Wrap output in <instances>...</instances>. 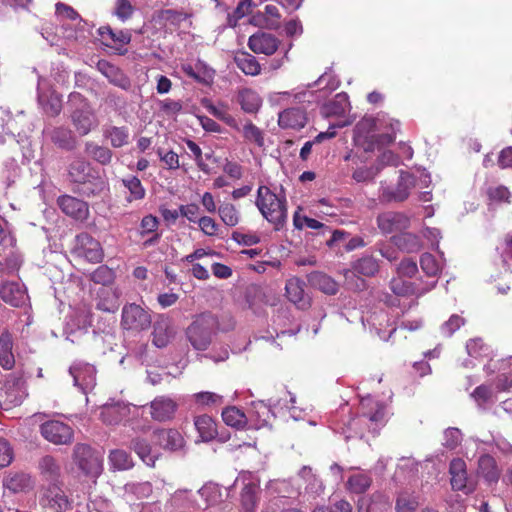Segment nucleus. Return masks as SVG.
Returning a JSON list of instances; mask_svg holds the SVG:
<instances>
[{"label":"nucleus","instance_id":"39448f33","mask_svg":"<svg viewBox=\"0 0 512 512\" xmlns=\"http://www.w3.org/2000/svg\"><path fill=\"white\" fill-rule=\"evenodd\" d=\"M415 184L414 176L401 170L395 187L381 185L379 200L385 203L402 202L408 198L410 190L415 187Z\"/></svg>","mask_w":512,"mask_h":512},{"label":"nucleus","instance_id":"5701e85b","mask_svg":"<svg viewBox=\"0 0 512 512\" xmlns=\"http://www.w3.org/2000/svg\"><path fill=\"white\" fill-rule=\"evenodd\" d=\"M130 413L128 404L117 401L106 403L101 410L100 416L104 423L108 425H117L124 420Z\"/></svg>","mask_w":512,"mask_h":512},{"label":"nucleus","instance_id":"f257e3e1","mask_svg":"<svg viewBox=\"0 0 512 512\" xmlns=\"http://www.w3.org/2000/svg\"><path fill=\"white\" fill-rule=\"evenodd\" d=\"M361 407L362 415L350 418L341 427V433L346 440L356 437L362 438L365 428L376 436L386 423V407L383 403L367 398L362 400Z\"/></svg>","mask_w":512,"mask_h":512},{"label":"nucleus","instance_id":"6e6552de","mask_svg":"<svg viewBox=\"0 0 512 512\" xmlns=\"http://www.w3.org/2000/svg\"><path fill=\"white\" fill-rule=\"evenodd\" d=\"M69 373L73 377L74 386L83 394H87L96 386V369L93 365L76 361L70 368Z\"/></svg>","mask_w":512,"mask_h":512},{"label":"nucleus","instance_id":"6e6d98bb","mask_svg":"<svg viewBox=\"0 0 512 512\" xmlns=\"http://www.w3.org/2000/svg\"><path fill=\"white\" fill-rule=\"evenodd\" d=\"M20 176V167L14 159L5 162L2 170V180L6 188L11 187Z\"/></svg>","mask_w":512,"mask_h":512},{"label":"nucleus","instance_id":"20e7f679","mask_svg":"<svg viewBox=\"0 0 512 512\" xmlns=\"http://www.w3.org/2000/svg\"><path fill=\"white\" fill-rule=\"evenodd\" d=\"M72 253L74 256L91 263H100L104 258V251L100 242L85 232L75 237Z\"/></svg>","mask_w":512,"mask_h":512},{"label":"nucleus","instance_id":"37998d69","mask_svg":"<svg viewBox=\"0 0 512 512\" xmlns=\"http://www.w3.org/2000/svg\"><path fill=\"white\" fill-rule=\"evenodd\" d=\"M152 494V485L150 482H130L124 486V497L127 501L144 499Z\"/></svg>","mask_w":512,"mask_h":512},{"label":"nucleus","instance_id":"e433bc0d","mask_svg":"<svg viewBox=\"0 0 512 512\" xmlns=\"http://www.w3.org/2000/svg\"><path fill=\"white\" fill-rule=\"evenodd\" d=\"M42 503L43 505L53 509L55 512H64L70 506L66 495L57 487H53L48 490L47 494L42 499Z\"/></svg>","mask_w":512,"mask_h":512},{"label":"nucleus","instance_id":"c85d7f7f","mask_svg":"<svg viewBox=\"0 0 512 512\" xmlns=\"http://www.w3.org/2000/svg\"><path fill=\"white\" fill-rule=\"evenodd\" d=\"M477 471L489 484L497 483L501 475V470L495 458L489 454H484L479 457Z\"/></svg>","mask_w":512,"mask_h":512},{"label":"nucleus","instance_id":"0e129e2a","mask_svg":"<svg viewBox=\"0 0 512 512\" xmlns=\"http://www.w3.org/2000/svg\"><path fill=\"white\" fill-rule=\"evenodd\" d=\"M159 225L160 222L156 216L152 214L144 216L140 222V236L144 237L146 235L158 233Z\"/></svg>","mask_w":512,"mask_h":512},{"label":"nucleus","instance_id":"09e8293b","mask_svg":"<svg viewBox=\"0 0 512 512\" xmlns=\"http://www.w3.org/2000/svg\"><path fill=\"white\" fill-rule=\"evenodd\" d=\"M122 185L129 191L130 196L127 198L128 202L134 200H141L145 197V188L141 181L136 176H129L121 180Z\"/></svg>","mask_w":512,"mask_h":512},{"label":"nucleus","instance_id":"473e14b6","mask_svg":"<svg viewBox=\"0 0 512 512\" xmlns=\"http://www.w3.org/2000/svg\"><path fill=\"white\" fill-rule=\"evenodd\" d=\"M103 136L109 140L113 148H122L129 143V129L126 126H105L103 128Z\"/></svg>","mask_w":512,"mask_h":512},{"label":"nucleus","instance_id":"ea45409f","mask_svg":"<svg viewBox=\"0 0 512 512\" xmlns=\"http://www.w3.org/2000/svg\"><path fill=\"white\" fill-rule=\"evenodd\" d=\"M236 66L246 75L256 76L261 72V66L256 57L248 52H239L235 55Z\"/></svg>","mask_w":512,"mask_h":512},{"label":"nucleus","instance_id":"de8ad7c7","mask_svg":"<svg viewBox=\"0 0 512 512\" xmlns=\"http://www.w3.org/2000/svg\"><path fill=\"white\" fill-rule=\"evenodd\" d=\"M371 483V476L368 473L361 472L351 475L347 480L346 487L352 493L361 494L368 490Z\"/></svg>","mask_w":512,"mask_h":512},{"label":"nucleus","instance_id":"2eb2a0df","mask_svg":"<svg viewBox=\"0 0 512 512\" xmlns=\"http://www.w3.org/2000/svg\"><path fill=\"white\" fill-rule=\"evenodd\" d=\"M280 41L272 34L266 32H257L248 39V47L256 54H265L270 56L274 54Z\"/></svg>","mask_w":512,"mask_h":512},{"label":"nucleus","instance_id":"774afa93","mask_svg":"<svg viewBox=\"0 0 512 512\" xmlns=\"http://www.w3.org/2000/svg\"><path fill=\"white\" fill-rule=\"evenodd\" d=\"M396 271L399 277L412 278L418 272V266L414 260L404 258L397 266Z\"/></svg>","mask_w":512,"mask_h":512},{"label":"nucleus","instance_id":"8fccbe9b","mask_svg":"<svg viewBox=\"0 0 512 512\" xmlns=\"http://www.w3.org/2000/svg\"><path fill=\"white\" fill-rule=\"evenodd\" d=\"M222 419L228 426L235 428H243L247 420L245 414L235 406L225 408Z\"/></svg>","mask_w":512,"mask_h":512},{"label":"nucleus","instance_id":"393cba45","mask_svg":"<svg viewBox=\"0 0 512 512\" xmlns=\"http://www.w3.org/2000/svg\"><path fill=\"white\" fill-rule=\"evenodd\" d=\"M306 122V113L299 108L286 109L278 117V124L284 129L299 130L306 125Z\"/></svg>","mask_w":512,"mask_h":512},{"label":"nucleus","instance_id":"c03bdc74","mask_svg":"<svg viewBox=\"0 0 512 512\" xmlns=\"http://www.w3.org/2000/svg\"><path fill=\"white\" fill-rule=\"evenodd\" d=\"M350 109L351 105L348 95L341 92L324 106V113L327 116H343Z\"/></svg>","mask_w":512,"mask_h":512},{"label":"nucleus","instance_id":"338daca9","mask_svg":"<svg viewBox=\"0 0 512 512\" xmlns=\"http://www.w3.org/2000/svg\"><path fill=\"white\" fill-rule=\"evenodd\" d=\"M462 441V433L458 428L449 427L444 431L443 445L448 449H455Z\"/></svg>","mask_w":512,"mask_h":512},{"label":"nucleus","instance_id":"b1692460","mask_svg":"<svg viewBox=\"0 0 512 512\" xmlns=\"http://www.w3.org/2000/svg\"><path fill=\"white\" fill-rule=\"evenodd\" d=\"M90 175H92L90 163L83 157H74L67 167L68 180L75 185L87 182Z\"/></svg>","mask_w":512,"mask_h":512},{"label":"nucleus","instance_id":"9b49d317","mask_svg":"<svg viewBox=\"0 0 512 512\" xmlns=\"http://www.w3.org/2000/svg\"><path fill=\"white\" fill-rule=\"evenodd\" d=\"M176 330L172 319L166 315H159L153 324L152 343L157 348H165L175 337Z\"/></svg>","mask_w":512,"mask_h":512},{"label":"nucleus","instance_id":"f704fd0d","mask_svg":"<svg viewBox=\"0 0 512 512\" xmlns=\"http://www.w3.org/2000/svg\"><path fill=\"white\" fill-rule=\"evenodd\" d=\"M201 104L211 115L223 121L230 128H237V120L228 113L226 104L220 103L219 105H214L208 98H203Z\"/></svg>","mask_w":512,"mask_h":512},{"label":"nucleus","instance_id":"c756f323","mask_svg":"<svg viewBox=\"0 0 512 512\" xmlns=\"http://www.w3.org/2000/svg\"><path fill=\"white\" fill-rule=\"evenodd\" d=\"M71 121L80 135H87L95 125V118L91 107L72 110Z\"/></svg>","mask_w":512,"mask_h":512},{"label":"nucleus","instance_id":"58836bf2","mask_svg":"<svg viewBox=\"0 0 512 512\" xmlns=\"http://www.w3.org/2000/svg\"><path fill=\"white\" fill-rule=\"evenodd\" d=\"M51 141L61 149L71 151L76 147L73 132L66 127H56L50 133Z\"/></svg>","mask_w":512,"mask_h":512},{"label":"nucleus","instance_id":"79ce46f5","mask_svg":"<svg viewBox=\"0 0 512 512\" xmlns=\"http://www.w3.org/2000/svg\"><path fill=\"white\" fill-rule=\"evenodd\" d=\"M3 485L14 493L23 492L31 487V478L24 472L9 473L4 478Z\"/></svg>","mask_w":512,"mask_h":512},{"label":"nucleus","instance_id":"69168bd1","mask_svg":"<svg viewBox=\"0 0 512 512\" xmlns=\"http://www.w3.org/2000/svg\"><path fill=\"white\" fill-rule=\"evenodd\" d=\"M114 15L122 22L130 19L134 13V7L129 0H116Z\"/></svg>","mask_w":512,"mask_h":512},{"label":"nucleus","instance_id":"a211bd4d","mask_svg":"<svg viewBox=\"0 0 512 512\" xmlns=\"http://www.w3.org/2000/svg\"><path fill=\"white\" fill-rule=\"evenodd\" d=\"M177 403L170 397L158 396L150 403V415L158 422L171 420L177 410Z\"/></svg>","mask_w":512,"mask_h":512},{"label":"nucleus","instance_id":"412c9836","mask_svg":"<svg viewBox=\"0 0 512 512\" xmlns=\"http://www.w3.org/2000/svg\"><path fill=\"white\" fill-rule=\"evenodd\" d=\"M298 476L304 481V496H307L308 500H315L317 497L324 493L325 485L321 478L313 472L310 466H303Z\"/></svg>","mask_w":512,"mask_h":512},{"label":"nucleus","instance_id":"bb28decb","mask_svg":"<svg viewBox=\"0 0 512 512\" xmlns=\"http://www.w3.org/2000/svg\"><path fill=\"white\" fill-rule=\"evenodd\" d=\"M259 483L253 480L248 482L244 481V486L241 490V512H255L259 501Z\"/></svg>","mask_w":512,"mask_h":512},{"label":"nucleus","instance_id":"0eeeda50","mask_svg":"<svg viewBox=\"0 0 512 512\" xmlns=\"http://www.w3.org/2000/svg\"><path fill=\"white\" fill-rule=\"evenodd\" d=\"M74 460L86 475L97 477L102 471V457L86 444H77L74 448Z\"/></svg>","mask_w":512,"mask_h":512},{"label":"nucleus","instance_id":"f03ea898","mask_svg":"<svg viewBox=\"0 0 512 512\" xmlns=\"http://www.w3.org/2000/svg\"><path fill=\"white\" fill-rule=\"evenodd\" d=\"M286 197L276 194L267 186H259L255 204L262 216L275 226L276 230L283 227L287 220Z\"/></svg>","mask_w":512,"mask_h":512},{"label":"nucleus","instance_id":"a878e982","mask_svg":"<svg viewBox=\"0 0 512 512\" xmlns=\"http://www.w3.org/2000/svg\"><path fill=\"white\" fill-rule=\"evenodd\" d=\"M153 439L157 445L171 451L183 445V438L175 429H157L153 433Z\"/></svg>","mask_w":512,"mask_h":512},{"label":"nucleus","instance_id":"13d9d810","mask_svg":"<svg viewBox=\"0 0 512 512\" xmlns=\"http://www.w3.org/2000/svg\"><path fill=\"white\" fill-rule=\"evenodd\" d=\"M109 459L114 468L126 470L132 467V459L124 450H113L110 452Z\"/></svg>","mask_w":512,"mask_h":512},{"label":"nucleus","instance_id":"864d4df0","mask_svg":"<svg viewBox=\"0 0 512 512\" xmlns=\"http://www.w3.org/2000/svg\"><path fill=\"white\" fill-rule=\"evenodd\" d=\"M218 213L223 223L229 227H234L239 223L240 214L236 207L231 203H224L218 208Z\"/></svg>","mask_w":512,"mask_h":512},{"label":"nucleus","instance_id":"49530a36","mask_svg":"<svg viewBox=\"0 0 512 512\" xmlns=\"http://www.w3.org/2000/svg\"><path fill=\"white\" fill-rule=\"evenodd\" d=\"M394 244L407 253L417 252L421 248V242L417 235L412 233H401L393 237Z\"/></svg>","mask_w":512,"mask_h":512},{"label":"nucleus","instance_id":"bf43d9fd","mask_svg":"<svg viewBox=\"0 0 512 512\" xmlns=\"http://www.w3.org/2000/svg\"><path fill=\"white\" fill-rule=\"evenodd\" d=\"M464 324H465V319L462 316H460L458 314H453L449 317V319L447 321H445L441 325L440 331L443 336L451 337Z\"/></svg>","mask_w":512,"mask_h":512},{"label":"nucleus","instance_id":"423d86ee","mask_svg":"<svg viewBox=\"0 0 512 512\" xmlns=\"http://www.w3.org/2000/svg\"><path fill=\"white\" fill-rule=\"evenodd\" d=\"M150 313L140 305L130 303L124 305L121 314V326L125 330L144 331L151 325Z\"/></svg>","mask_w":512,"mask_h":512},{"label":"nucleus","instance_id":"603ef678","mask_svg":"<svg viewBox=\"0 0 512 512\" xmlns=\"http://www.w3.org/2000/svg\"><path fill=\"white\" fill-rule=\"evenodd\" d=\"M198 493L205 500L206 507L217 505L222 501L220 488L216 484H205L199 489Z\"/></svg>","mask_w":512,"mask_h":512},{"label":"nucleus","instance_id":"4c0bfd02","mask_svg":"<svg viewBox=\"0 0 512 512\" xmlns=\"http://www.w3.org/2000/svg\"><path fill=\"white\" fill-rule=\"evenodd\" d=\"M12 347V335L8 330H4L0 335V365L4 369H11L14 366Z\"/></svg>","mask_w":512,"mask_h":512},{"label":"nucleus","instance_id":"4be33fe9","mask_svg":"<svg viewBox=\"0 0 512 512\" xmlns=\"http://www.w3.org/2000/svg\"><path fill=\"white\" fill-rule=\"evenodd\" d=\"M233 129L242 135L245 143L258 148H264L265 132L257 127L251 120L245 119L237 121V128Z\"/></svg>","mask_w":512,"mask_h":512},{"label":"nucleus","instance_id":"4d7b16f0","mask_svg":"<svg viewBox=\"0 0 512 512\" xmlns=\"http://www.w3.org/2000/svg\"><path fill=\"white\" fill-rule=\"evenodd\" d=\"M193 398L196 404L203 407L219 406L223 403V396L209 391L195 393Z\"/></svg>","mask_w":512,"mask_h":512},{"label":"nucleus","instance_id":"7ed1b4c3","mask_svg":"<svg viewBox=\"0 0 512 512\" xmlns=\"http://www.w3.org/2000/svg\"><path fill=\"white\" fill-rule=\"evenodd\" d=\"M217 321L210 313L198 315L187 327L185 335L191 346L197 351H205L212 343Z\"/></svg>","mask_w":512,"mask_h":512},{"label":"nucleus","instance_id":"c9c22d12","mask_svg":"<svg viewBox=\"0 0 512 512\" xmlns=\"http://www.w3.org/2000/svg\"><path fill=\"white\" fill-rule=\"evenodd\" d=\"M194 425L199 437L204 442L213 440L217 435V425L215 421L206 414L195 417Z\"/></svg>","mask_w":512,"mask_h":512},{"label":"nucleus","instance_id":"4468645a","mask_svg":"<svg viewBox=\"0 0 512 512\" xmlns=\"http://www.w3.org/2000/svg\"><path fill=\"white\" fill-rule=\"evenodd\" d=\"M437 284V281L427 282L423 287L416 283L405 281L402 277H394L390 281V289L397 296H411L417 297L424 295L431 291Z\"/></svg>","mask_w":512,"mask_h":512},{"label":"nucleus","instance_id":"cd10ccee","mask_svg":"<svg viewBox=\"0 0 512 512\" xmlns=\"http://www.w3.org/2000/svg\"><path fill=\"white\" fill-rule=\"evenodd\" d=\"M307 281L311 287L327 295H335L339 290L338 283L332 277L320 271H313L308 274Z\"/></svg>","mask_w":512,"mask_h":512},{"label":"nucleus","instance_id":"f8f14e48","mask_svg":"<svg viewBox=\"0 0 512 512\" xmlns=\"http://www.w3.org/2000/svg\"><path fill=\"white\" fill-rule=\"evenodd\" d=\"M377 226L383 234H392L409 228L410 219L401 212L388 211L378 215Z\"/></svg>","mask_w":512,"mask_h":512},{"label":"nucleus","instance_id":"72a5a7b5","mask_svg":"<svg viewBox=\"0 0 512 512\" xmlns=\"http://www.w3.org/2000/svg\"><path fill=\"white\" fill-rule=\"evenodd\" d=\"M237 100L245 113L255 114L262 105V99L257 92L245 88L238 92Z\"/></svg>","mask_w":512,"mask_h":512},{"label":"nucleus","instance_id":"680f3d73","mask_svg":"<svg viewBox=\"0 0 512 512\" xmlns=\"http://www.w3.org/2000/svg\"><path fill=\"white\" fill-rule=\"evenodd\" d=\"M252 0H240L232 14H228V22L231 26H235L241 18L250 13Z\"/></svg>","mask_w":512,"mask_h":512},{"label":"nucleus","instance_id":"a19ab883","mask_svg":"<svg viewBox=\"0 0 512 512\" xmlns=\"http://www.w3.org/2000/svg\"><path fill=\"white\" fill-rule=\"evenodd\" d=\"M84 151L90 158L101 165H109L113 158V152L110 148L95 142H86Z\"/></svg>","mask_w":512,"mask_h":512},{"label":"nucleus","instance_id":"3c124183","mask_svg":"<svg viewBox=\"0 0 512 512\" xmlns=\"http://www.w3.org/2000/svg\"><path fill=\"white\" fill-rule=\"evenodd\" d=\"M115 279L114 271L106 265L98 266L91 274L90 280L101 287L112 286Z\"/></svg>","mask_w":512,"mask_h":512},{"label":"nucleus","instance_id":"aec40b11","mask_svg":"<svg viewBox=\"0 0 512 512\" xmlns=\"http://www.w3.org/2000/svg\"><path fill=\"white\" fill-rule=\"evenodd\" d=\"M305 282L298 277L289 278L285 284V295L288 300L300 309L310 306V298L304 290Z\"/></svg>","mask_w":512,"mask_h":512},{"label":"nucleus","instance_id":"7c9ffc66","mask_svg":"<svg viewBox=\"0 0 512 512\" xmlns=\"http://www.w3.org/2000/svg\"><path fill=\"white\" fill-rule=\"evenodd\" d=\"M130 448L139 456V458L150 467L155 465L159 456L158 452L153 450L148 441L141 437L131 440Z\"/></svg>","mask_w":512,"mask_h":512},{"label":"nucleus","instance_id":"dca6fc26","mask_svg":"<svg viewBox=\"0 0 512 512\" xmlns=\"http://www.w3.org/2000/svg\"><path fill=\"white\" fill-rule=\"evenodd\" d=\"M0 298L7 304L14 307H21L28 300L25 286L19 282H5L0 287Z\"/></svg>","mask_w":512,"mask_h":512},{"label":"nucleus","instance_id":"2f4dec72","mask_svg":"<svg viewBox=\"0 0 512 512\" xmlns=\"http://www.w3.org/2000/svg\"><path fill=\"white\" fill-rule=\"evenodd\" d=\"M379 270V265L377 260L372 256H364L358 259L353 264V270H346L344 276L346 280L350 277H354L355 273L362 274L364 276H373Z\"/></svg>","mask_w":512,"mask_h":512},{"label":"nucleus","instance_id":"1a4fd4ad","mask_svg":"<svg viewBox=\"0 0 512 512\" xmlns=\"http://www.w3.org/2000/svg\"><path fill=\"white\" fill-rule=\"evenodd\" d=\"M42 436L57 445L68 444L73 439L72 428L60 421H47L40 427Z\"/></svg>","mask_w":512,"mask_h":512},{"label":"nucleus","instance_id":"f3484780","mask_svg":"<svg viewBox=\"0 0 512 512\" xmlns=\"http://www.w3.org/2000/svg\"><path fill=\"white\" fill-rule=\"evenodd\" d=\"M120 291L113 286L100 287L96 291L95 305L98 310L115 313L120 306Z\"/></svg>","mask_w":512,"mask_h":512},{"label":"nucleus","instance_id":"ddd939ff","mask_svg":"<svg viewBox=\"0 0 512 512\" xmlns=\"http://www.w3.org/2000/svg\"><path fill=\"white\" fill-rule=\"evenodd\" d=\"M57 205L67 216L77 221H86L89 217V206L87 202L71 195H62L57 199Z\"/></svg>","mask_w":512,"mask_h":512},{"label":"nucleus","instance_id":"9d476101","mask_svg":"<svg viewBox=\"0 0 512 512\" xmlns=\"http://www.w3.org/2000/svg\"><path fill=\"white\" fill-rule=\"evenodd\" d=\"M98 34L105 46L115 49L120 55L127 52L125 46L132 37L129 30H113L110 26H102L98 29Z\"/></svg>","mask_w":512,"mask_h":512},{"label":"nucleus","instance_id":"a18cd8bd","mask_svg":"<svg viewBox=\"0 0 512 512\" xmlns=\"http://www.w3.org/2000/svg\"><path fill=\"white\" fill-rule=\"evenodd\" d=\"M105 189L106 183L104 180L92 174L87 182L79 183L74 191L85 197H93L100 195Z\"/></svg>","mask_w":512,"mask_h":512},{"label":"nucleus","instance_id":"e2e57ef3","mask_svg":"<svg viewBox=\"0 0 512 512\" xmlns=\"http://www.w3.org/2000/svg\"><path fill=\"white\" fill-rule=\"evenodd\" d=\"M39 469L42 474L48 477H55L60 471L57 461L50 455H46L40 459Z\"/></svg>","mask_w":512,"mask_h":512},{"label":"nucleus","instance_id":"5fc2aeb1","mask_svg":"<svg viewBox=\"0 0 512 512\" xmlns=\"http://www.w3.org/2000/svg\"><path fill=\"white\" fill-rule=\"evenodd\" d=\"M422 271L429 277H436L442 269V264L430 253H423L420 257Z\"/></svg>","mask_w":512,"mask_h":512},{"label":"nucleus","instance_id":"052dcab7","mask_svg":"<svg viewBox=\"0 0 512 512\" xmlns=\"http://www.w3.org/2000/svg\"><path fill=\"white\" fill-rule=\"evenodd\" d=\"M106 78L110 83L123 90H129L131 87L130 79L116 66L108 72Z\"/></svg>","mask_w":512,"mask_h":512},{"label":"nucleus","instance_id":"6ab92c4d","mask_svg":"<svg viewBox=\"0 0 512 512\" xmlns=\"http://www.w3.org/2000/svg\"><path fill=\"white\" fill-rule=\"evenodd\" d=\"M449 473L451 475V486L455 491H462L469 494L473 491V487L469 486L466 463L461 458H455L450 462Z\"/></svg>","mask_w":512,"mask_h":512}]
</instances>
